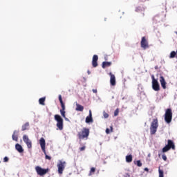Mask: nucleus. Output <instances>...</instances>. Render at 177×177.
<instances>
[{"label": "nucleus", "instance_id": "nucleus-6", "mask_svg": "<svg viewBox=\"0 0 177 177\" xmlns=\"http://www.w3.org/2000/svg\"><path fill=\"white\" fill-rule=\"evenodd\" d=\"M89 136V129H83L82 132L78 133L79 139H88Z\"/></svg>", "mask_w": 177, "mask_h": 177}, {"label": "nucleus", "instance_id": "nucleus-42", "mask_svg": "<svg viewBox=\"0 0 177 177\" xmlns=\"http://www.w3.org/2000/svg\"><path fill=\"white\" fill-rule=\"evenodd\" d=\"M136 11L138 12V8L136 9Z\"/></svg>", "mask_w": 177, "mask_h": 177}, {"label": "nucleus", "instance_id": "nucleus-8", "mask_svg": "<svg viewBox=\"0 0 177 177\" xmlns=\"http://www.w3.org/2000/svg\"><path fill=\"white\" fill-rule=\"evenodd\" d=\"M152 78V89L155 91L156 92H158V91H160V84H158V81L156 80L154 77V75H151Z\"/></svg>", "mask_w": 177, "mask_h": 177}, {"label": "nucleus", "instance_id": "nucleus-36", "mask_svg": "<svg viewBox=\"0 0 177 177\" xmlns=\"http://www.w3.org/2000/svg\"><path fill=\"white\" fill-rule=\"evenodd\" d=\"M93 93H97V89H93Z\"/></svg>", "mask_w": 177, "mask_h": 177}, {"label": "nucleus", "instance_id": "nucleus-37", "mask_svg": "<svg viewBox=\"0 0 177 177\" xmlns=\"http://www.w3.org/2000/svg\"><path fill=\"white\" fill-rule=\"evenodd\" d=\"M64 118L65 121L70 122V120L68 118H67L66 116Z\"/></svg>", "mask_w": 177, "mask_h": 177}, {"label": "nucleus", "instance_id": "nucleus-40", "mask_svg": "<svg viewBox=\"0 0 177 177\" xmlns=\"http://www.w3.org/2000/svg\"><path fill=\"white\" fill-rule=\"evenodd\" d=\"M87 73L88 75L91 74V71H88Z\"/></svg>", "mask_w": 177, "mask_h": 177}, {"label": "nucleus", "instance_id": "nucleus-22", "mask_svg": "<svg viewBox=\"0 0 177 177\" xmlns=\"http://www.w3.org/2000/svg\"><path fill=\"white\" fill-rule=\"evenodd\" d=\"M39 104H41V106H45V97H41L39 100Z\"/></svg>", "mask_w": 177, "mask_h": 177}, {"label": "nucleus", "instance_id": "nucleus-1", "mask_svg": "<svg viewBox=\"0 0 177 177\" xmlns=\"http://www.w3.org/2000/svg\"><path fill=\"white\" fill-rule=\"evenodd\" d=\"M158 128V120L153 119L150 127L151 135L156 134V132H157Z\"/></svg>", "mask_w": 177, "mask_h": 177}, {"label": "nucleus", "instance_id": "nucleus-7", "mask_svg": "<svg viewBox=\"0 0 177 177\" xmlns=\"http://www.w3.org/2000/svg\"><path fill=\"white\" fill-rule=\"evenodd\" d=\"M35 171L37 175H39L40 176H44V175H46V174H48L49 169H42V167L39 166H37L35 167Z\"/></svg>", "mask_w": 177, "mask_h": 177}, {"label": "nucleus", "instance_id": "nucleus-38", "mask_svg": "<svg viewBox=\"0 0 177 177\" xmlns=\"http://www.w3.org/2000/svg\"><path fill=\"white\" fill-rule=\"evenodd\" d=\"M144 171H146L147 172H149V168L145 167V168L144 169Z\"/></svg>", "mask_w": 177, "mask_h": 177}, {"label": "nucleus", "instance_id": "nucleus-9", "mask_svg": "<svg viewBox=\"0 0 177 177\" xmlns=\"http://www.w3.org/2000/svg\"><path fill=\"white\" fill-rule=\"evenodd\" d=\"M23 140L26 143L28 149H31V147H32V143L31 142L30 138H28V136L24 135Z\"/></svg>", "mask_w": 177, "mask_h": 177}, {"label": "nucleus", "instance_id": "nucleus-30", "mask_svg": "<svg viewBox=\"0 0 177 177\" xmlns=\"http://www.w3.org/2000/svg\"><path fill=\"white\" fill-rule=\"evenodd\" d=\"M103 115H104V118H109V115L107 114V113L104 112V113H103Z\"/></svg>", "mask_w": 177, "mask_h": 177}, {"label": "nucleus", "instance_id": "nucleus-15", "mask_svg": "<svg viewBox=\"0 0 177 177\" xmlns=\"http://www.w3.org/2000/svg\"><path fill=\"white\" fill-rule=\"evenodd\" d=\"M167 146H168V147H170V149L175 150V144L174 143L173 140H168V144L167 145Z\"/></svg>", "mask_w": 177, "mask_h": 177}, {"label": "nucleus", "instance_id": "nucleus-3", "mask_svg": "<svg viewBox=\"0 0 177 177\" xmlns=\"http://www.w3.org/2000/svg\"><path fill=\"white\" fill-rule=\"evenodd\" d=\"M165 121L167 124H171L172 121V110L171 109H167L165 113Z\"/></svg>", "mask_w": 177, "mask_h": 177}, {"label": "nucleus", "instance_id": "nucleus-33", "mask_svg": "<svg viewBox=\"0 0 177 177\" xmlns=\"http://www.w3.org/2000/svg\"><path fill=\"white\" fill-rule=\"evenodd\" d=\"M85 148H86L85 146L80 147V151H84V150H85Z\"/></svg>", "mask_w": 177, "mask_h": 177}, {"label": "nucleus", "instance_id": "nucleus-23", "mask_svg": "<svg viewBox=\"0 0 177 177\" xmlns=\"http://www.w3.org/2000/svg\"><path fill=\"white\" fill-rule=\"evenodd\" d=\"M170 147H168V145H166L165 147L162 148V153H167V151H169V150H170Z\"/></svg>", "mask_w": 177, "mask_h": 177}, {"label": "nucleus", "instance_id": "nucleus-24", "mask_svg": "<svg viewBox=\"0 0 177 177\" xmlns=\"http://www.w3.org/2000/svg\"><path fill=\"white\" fill-rule=\"evenodd\" d=\"M30 124L28 122H26L25 124L22 126V131H26L27 128H28Z\"/></svg>", "mask_w": 177, "mask_h": 177}, {"label": "nucleus", "instance_id": "nucleus-20", "mask_svg": "<svg viewBox=\"0 0 177 177\" xmlns=\"http://www.w3.org/2000/svg\"><path fill=\"white\" fill-rule=\"evenodd\" d=\"M111 66V62H102V68H106V67H110Z\"/></svg>", "mask_w": 177, "mask_h": 177}, {"label": "nucleus", "instance_id": "nucleus-4", "mask_svg": "<svg viewBox=\"0 0 177 177\" xmlns=\"http://www.w3.org/2000/svg\"><path fill=\"white\" fill-rule=\"evenodd\" d=\"M55 120L57 121V128L59 129V131H63V118L60 115H55L54 116Z\"/></svg>", "mask_w": 177, "mask_h": 177}, {"label": "nucleus", "instance_id": "nucleus-10", "mask_svg": "<svg viewBox=\"0 0 177 177\" xmlns=\"http://www.w3.org/2000/svg\"><path fill=\"white\" fill-rule=\"evenodd\" d=\"M141 47L143 49H147L149 48V44L147 43V41L146 40V37H143L141 40Z\"/></svg>", "mask_w": 177, "mask_h": 177}, {"label": "nucleus", "instance_id": "nucleus-19", "mask_svg": "<svg viewBox=\"0 0 177 177\" xmlns=\"http://www.w3.org/2000/svg\"><path fill=\"white\" fill-rule=\"evenodd\" d=\"M76 111H84V107L82 105L79 104L78 103H76Z\"/></svg>", "mask_w": 177, "mask_h": 177}, {"label": "nucleus", "instance_id": "nucleus-18", "mask_svg": "<svg viewBox=\"0 0 177 177\" xmlns=\"http://www.w3.org/2000/svg\"><path fill=\"white\" fill-rule=\"evenodd\" d=\"M18 134H19V131H17V130L14 131V133L12 136V140H15V142H17V140H18L17 135Z\"/></svg>", "mask_w": 177, "mask_h": 177}, {"label": "nucleus", "instance_id": "nucleus-25", "mask_svg": "<svg viewBox=\"0 0 177 177\" xmlns=\"http://www.w3.org/2000/svg\"><path fill=\"white\" fill-rule=\"evenodd\" d=\"M95 171H96V169L95 167H92L90 170V173L88 176H91L92 174H95Z\"/></svg>", "mask_w": 177, "mask_h": 177}, {"label": "nucleus", "instance_id": "nucleus-16", "mask_svg": "<svg viewBox=\"0 0 177 177\" xmlns=\"http://www.w3.org/2000/svg\"><path fill=\"white\" fill-rule=\"evenodd\" d=\"M15 149L19 153H23V151H24L23 147H21L20 144H16Z\"/></svg>", "mask_w": 177, "mask_h": 177}, {"label": "nucleus", "instance_id": "nucleus-39", "mask_svg": "<svg viewBox=\"0 0 177 177\" xmlns=\"http://www.w3.org/2000/svg\"><path fill=\"white\" fill-rule=\"evenodd\" d=\"M110 128H111V132H112L113 131V127L111 126Z\"/></svg>", "mask_w": 177, "mask_h": 177}, {"label": "nucleus", "instance_id": "nucleus-2", "mask_svg": "<svg viewBox=\"0 0 177 177\" xmlns=\"http://www.w3.org/2000/svg\"><path fill=\"white\" fill-rule=\"evenodd\" d=\"M39 145H40L42 151L44 153V154L46 156V159L50 160L51 159L50 156H49L46 154V150L45 149V147L46 146V142H45V138H40Z\"/></svg>", "mask_w": 177, "mask_h": 177}, {"label": "nucleus", "instance_id": "nucleus-35", "mask_svg": "<svg viewBox=\"0 0 177 177\" xmlns=\"http://www.w3.org/2000/svg\"><path fill=\"white\" fill-rule=\"evenodd\" d=\"M106 133H107V134L110 133V129H106Z\"/></svg>", "mask_w": 177, "mask_h": 177}, {"label": "nucleus", "instance_id": "nucleus-29", "mask_svg": "<svg viewBox=\"0 0 177 177\" xmlns=\"http://www.w3.org/2000/svg\"><path fill=\"white\" fill-rule=\"evenodd\" d=\"M118 113H119V111H118V109H116L115 111H114V115L115 117H117V115H118Z\"/></svg>", "mask_w": 177, "mask_h": 177}, {"label": "nucleus", "instance_id": "nucleus-13", "mask_svg": "<svg viewBox=\"0 0 177 177\" xmlns=\"http://www.w3.org/2000/svg\"><path fill=\"white\" fill-rule=\"evenodd\" d=\"M110 84L112 85V86H114L115 85V75H113V73H110Z\"/></svg>", "mask_w": 177, "mask_h": 177}, {"label": "nucleus", "instance_id": "nucleus-41", "mask_svg": "<svg viewBox=\"0 0 177 177\" xmlns=\"http://www.w3.org/2000/svg\"><path fill=\"white\" fill-rule=\"evenodd\" d=\"M150 156H151V154H150V153H149V154H148V157H150Z\"/></svg>", "mask_w": 177, "mask_h": 177}, {"label": "nucleus", "instance_id": "nucleus-26", "mask_svg": "<svg viewBox=\"0 0 177 177\" xmlns=\"http://www.w3.org/2000/svg\"><path fill=\"white\" fill-rule=\"evenodd\" d=\"M159 177H164V171L161 170L160 168L158 169Z\"/></svg>", "mask_w": 177, "mask_h": 177}, {"label": "nucleus", "instance_id": "nucleus-28", "mask_svg": "<svg viewBox=\"0 0 177 177\" xmlns=\"http://www.w3.org/2000/svg\"><path fill=\"white\" fill-rule=\"evenodd\" d=\"M136 164L138 167H142V162H140V160H137Z\"/></svg>", "mask_w": 177, "mask_h": 177}, {"label": "nucleus", "instance_id": "nucleus-32", "mask_svg": "<svg viewBox=\"0 0 177 177\" xmlns=\"http://www.w3.org/2000/svg\"><path fill=\"white\" fill-rule=\"evenodd\" d=\"M162 160H163L164 161H166V160H167V156H165V154H162Z\"/></svg>", "mask_w": 177, "mask_h": 177}, {"label": "nucleus", "instance_id": "nucleus-11", "mask_svg": "<svg viewBox=\"0 0 177 177\" xmlns=\"http://www.w3.org/2000/svg\"><path fill=\"white\" fill-rule=\"evenodd\" d=\"M99 59V57H97V55H94L93 57V60H92V65L93 67H97V60Z\"/></svg>", "mask_w": 177, "mask_h": 177}, {"label": "nucleus", "instance_id": "nucleus-27", "mask_svg": "<svg viewBox=\"0 0 177 177\" xmlns=\"http://www.w3.org/2000/svg\"><path fill=\"white\" fill-rule=\"evenodd\" d=\"M59 100L61 106H64V103L63 102V100L62 99V95H59Z\"/></svg>", "mask_w": 177, "mask_h": 177}, {"label": "nucleus", "instance_id": "nucleus-43", "mask_svg": "<svg viewBox=\"0 0 177 177\" xmlns=\"http://www.w3.org/2000/svg\"><path fill=\"white\" fill-rule=\"evenodd\" d=\"M176 32V35H177V32Z\"/></svg>", "mask_w": 177, "mask_h": 177}, {"label": "nucleus", "instance_id": "nucleus-21", "mask_svg": "<svg viewBox=\"0 0 177 177\" xmlns=\"http://www.w3.org/2000/svg\"><path fill=\"white\" fill-rule=\"evenodd\" d=\"M127 162H132V155H129L126 156Z\"/></svg>", "mask_w": 177, "mask_h": 177}, {"label": "nucleus", "instance_id": "nucleus-14", "mask_svg": "<svg viewBox=\"0 0 177 177\" xmlns=\"http://www.w3.org/2000/svg\"><path fill=\"white\" fill-rule=\"evenodd\" d=\"M86 124H89V122H93V119L92 118V111H89V115L86 118Z\"/></svg>", "mask_w": 177, "mask_h": 177}, {"label": "nucleus", "instance_id": "nucleus-31", "mask_svg": "<svg viewBox=\"0 0 177 177\" xmlns=\"http://www.w3.org/2000/svg\"><path fill=\"white\" fill-rule=\"evenodd\" d=\"M8 161H9V158H8L7 156L4 157L3 162H8Z\"/></svg>", "mask_w": 177, "mask_h": 177}, {"label": "nucleus", "instance_id": "nucleus-5", "mask_svg": "<svg viewBox=\"0 0 177 177\" xmlns=\"http://www.w3.org/2000/svg\"><path fill=\"white\" fill-rule=\"evenodd\" d=\"M66 161L59 160V162L57 164V167L58 168V174L62 175L63 174V171L66 168Z\"/></svg>", "mask_w": 177, "mask_h": 177}, {"label": "nucleus", "instance_id": "nucleus-17", "mask_svg": "<svg viewBox=\"0 0 177 177\" xmlns=\"http://www.w3.org/2000/svg\"><path fill=\"white\" fill-rule=\"evenodd\" d=\"M62 109H60V113H61V115L64 118H66V106H62Z\"/></svg>", "mask_w": 177, "mask_h": 177}, {"label": "nucleus", "instance_id": "nucleus-34", "mask_svg": "<svg viewBox=\"0 0 177 177\" xmlns=\"http://www.w3.org/2000/svg\"><path fill=\"white\" fill-rule=\"evenodd\" d=\"M138 89H143V86H142L141 84L138 85Z\"/></svg>", "mask_w": 177, "mask_h": 177}, {"label": "nucleus", "instance_id": "nucleus-12", "mask_svg": "<svg viewBox=\"0 0 177 177\" xmlns=\"http://www.w3.org/2000/svg\"><path fill=\"white\" fill-rule=\"evenodd\" d=\"M160 85H161L162 88H163V89H166L167 82H165V79H164V77L160 76Z\"/></svg>", "mask_w": 177, "mask_h": 177}]
</instances>
